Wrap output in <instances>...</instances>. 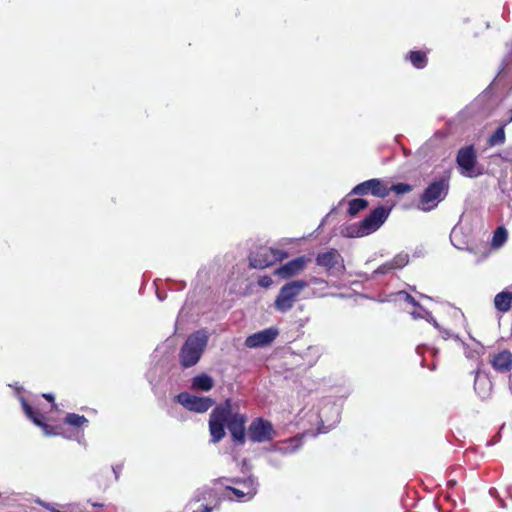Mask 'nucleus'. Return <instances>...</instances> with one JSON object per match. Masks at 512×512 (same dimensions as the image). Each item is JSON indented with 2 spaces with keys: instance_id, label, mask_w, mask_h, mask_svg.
<instances>
[{
  "instance_id": "nucleus-1",
  "label": "nucleus",
  "mask_w": 512,
  "mask_h": 512,
  "mask_svg": "<svg viewBox=\"0 0 512 512\" xmlns=\"http://www.w3.org/2000/svg\"><path fill=\"white\" fill-rule=\"evenodd\" d=\"M246 415L233 411L232 400L226 399L218 404L209 418L211 442L218 443L225 437V427L228 428L233 442L244 445L246 441Z\"/></svg>"
},
{
  "instance_id": "nucleus-2",
  "label": "nucleus",
  "mask_w": 512,
  "mask_h": 512,
  "mask_svg": "<svg viewBox=\"0 0 512 512\" xmlns=\"http://www.w3.org/2000/svg\"><path fill=\"white\" fill-rule=\"evenodd\" d=\"M208 337L203 331H196L189 335L179 352V361L182 367L189 368L198 363L205 347Z\"/></svg>"
},
{
  "instance_id": "nucleus-3",
  "label": "nucleus",
  "mask_w": 512,
  "mask_h": 512,
  "mask_svg": "<svg viewBox=\"0 0 512 512\" xmlns=\"http://www.w3.org/2000/svg\"><path fill=\"white\" fill-rule=\"evenodd\" d=\"M308 285L305 280H293L283 285L274 301L275 309L281 313L291 310L298 296Z\"/></svg>"
},
{
  "instance_id": "nucleus-4",
  "label": "nucleus",
  "mask_w": 512,
  "mask_h": 512,
  "mask_svg": "<svg viewBox=\"0 0 512 512\" xmlns=\"http://www.w3.org/2000/svg\"><path fill=\"white\" fill-rule=\"evenodd\" d=\"M449 190L448 179L442 178L430 183L420 196L419 203L423 211L434 209L445 198Z\"/></svg>"
},
{
  "instance_id": "nucleus-5",
  "label": "nucleus",
  "mask_w": 512,
  "mask_h": 512,
  "mask_svg": "<svg viewBox=\"0 0 512 512\" xmlns=\"http://www.w3.org/2000/svg\"><path fill=\"white\" fill-rule=\"evenodd\" d=\"M229 481L235 486H225L224 495L230 500L248 501L257 493L256 483L252 477L247 478H231Z\"/></svg>"
},
{
  "instance_id": "nucleus-6",
  "label": "nucleus",
  "mask_w": 512,
  "mask_h": 512,
  "mask_svg": "<svg viewBox=\"0 0 512 512\" xmlns=\"http://www.w3.org/2000/svg\"><path fill=\"white\" fill-rule=\"evenodd\" d=\"M391 208L378 206L373 209L358 225V236L369 235L378 230L387 220Z\"/></svg>"
},
{
  "instance_id": "nucleus-7",
  "label": "nucleus",
  "mask_w": 512,
  "mask_h": 512,
  "mask_svg": "<svg viewBox=\"0 0 512 512\" xmlns=\"http://www.w3.org/2000/svg\"><path fill=\"white\" fill-rule=\"evenodd\" d=\"M287 257V253L272 247H260L252 256H250V267L264 269L282 261Z\"/></svg>"
},
{
  "instance_id": "nucleus-8",
  "label": "nucleus",
  "mask_w": 512,
  "mask_h": 512,
  "mask_svg": "<svg viewBox=\"0 0 512 512\" xmlns=\"http://www.w3.org/2000/svg\"><path fill=\"white\" fill-rule=\"evenodd\" d=\"M456 162L461 173L466 177H478L482 174L480 169H477V154L474 145H468L459 149Z\"/></svg>"
},
{
  "instance_id": "nucleus-9",
  "label": "nucleus",
  "mask_w": 512,
  "mask_h": 512,
  "mask_svg": "<svg viewBox=\"0 0 512 512\" xmlns=\"http://www.w3.org/2000/svg\"><path fill=\"white\" fill-rule=\"evenodd\" d=\"M247 437L253 443L269 442L275 437V430L270 421L257 417L250 423L247 429Z\"/></svg>"
},
{
  "instance_id": "nucleus-10",
  "label": "nucleus",
  "mask_w": 512,
  "mask_h": 512,
  "mask_svg": "<svg viewBox=\"0 0 512 512\" xmlns=\"http://www.w3.org/2000/svg\"><path fill=\"white\" fill-rule=\"evenodd\" d=\"M21 405L25 415L38 427L43 430L45 436H58L62 434V428L57 425H49L44 422V415L34 409L25 398H21Z\"/></svg>"
},
{
  "instance_id": "nucleus-11",
  "label": "nucleus",
  "mask_w": 512,
  "mask_h": 512,
  "mask_svg": "<svg viewBox=\"0 0 512 512\" xmlns=\"http://www.w3.org/2000/svg\"><path fill=\"white\" fill-rule=\"evenodd\" d=\"M315 261L316 264L323 267L329 275L342 272L345 268L341 254L334 248L319 253Z\"/></svg>"
},
{
  "instance_id": "nucleus-12",
  "label": "nucleus",
  "mask_w": 512,
  "mask_h": 512,
  "mask_svg": "<svg viewBox=\"0 0 512 512\" xmlns=\"http://www.w3.org/2000/svg\"><path fill=\"white\" fill-rule=\"evenodd\" d=\"M350 194L360 196L371 194L378 198H385L388 196L387 182L378 178L369 179L357 184Z\"/></svg>"
},
{
  "instance_id": "nucleus-13",
  "label": "nucleus",
  "mask_w": 512,
  "mask_h": 512,
  "mask_svg": "<svg viewBox=\"0 0 512 512\" xmlns=\"http://www.w3.org/2000/svg\"><path fill=\"white\" fill-rule=\"evenodd\" d=\"M176 400L190 411L197 413L206 412L214 404V401L209 397H198L186 392L178 394Z\"/></svg>"
},
{
  "instance_id": "nucleus-14",
  "label": "nucleus",
  "mask_w": 512,
  "mask_h": 512,
  "mask_svg": "<svg viewBox=\"0 0 512 512\" xmlns=\"http://www.w3.org/2000/svg\"><path fill=\"white\" fill-rule=\"evenodd\" d=\"M309 262L310 258L306 256L297 257L277 268L274 274L283 279L294 277L302 272Z\"/></svg>"
},
{
  "instance_id": "nucleus-15",
  "label": "nucleus",
  "mask_w": 512,
  "mask_h": 512,
  "mask_svg": "<svg viewBox=\"0 0 512 512\" xmlns=\"http://www.w3.org/2000/svg\"><path fill=\"white\" fill-rule=\"evenodd\" d=\"M278 334L279 331L275 327L264 329L248 336L245 340V346L248 348L267 346L277 338Z\"/></svg>"
},
{
  "instance_id": "nucleus-16",
  "label": "nucleus",
  "mask_w": 512,
  "mask_h": 512,
  "mask_svg": "<svg viewBox=\"0 0 512 512\" xmlns=\"http://www.w3.org/2000/svg\"><path fill=\"white\" fill-rule=\"evenodd\" d=\"M489 362L492 368L500 373L510 372L512 369V353L504 349L498 353L490 355Z\"/></svg>"
},
{
  "instance_id": "nucleus-17",
  "label": "nucleus",
  "mask_w": 512,
  "mask_h": 512,
  "mask_svg": "<svg viewBox=\"0 0 512 512\" xmlns=\"http://www.w3.org/2000/svg\"><path fill=\"white\" fill-rule=\"evenodd\" d=\"M494 307L500 313H507L512 308V292L503 290L494 297Z\"/></svg>"
},
{
  "instance_id": "nucleus-18",
  "label": "nucleus",
  "mask_w": 512,
  "mask_h": 512,
  "mask_svg": "<svg viewBox=\"0 0 512 512\" xmlns=\"http://www.w3.org/2000/svg\"><path fill=\"white\" fill-rule=\"evenodd\" d=\"M405 58L417 69H423L428 63L427 53L425 51H410Z\"/></svg>"
},
{
  "instance_id": "nucleus-19",
  "label": "nucleus",
  "mask_w": 512,
  "mask_h": 512,
  "mask_svg": "<svg viewBox=\"0 0 512 512\" xmlns=\"http://www.w3.org/2000/svg\"><path fill=\"white\" fill-rule=\"evenodd\" d=\"M213 386V379L207 374L197 375L192 380V388L195 390L209 391Z\"/></svg>"
},
{
  "instance_id": "nucleus-20",
  "label": "nucleus",
  "mask_w": 512,
  "mask_h": 512,
  "mask_svg": "<svg viewBox=\"0 0 512 512\" xmlns=\"http://www.w3.org/2000/svg\"><path fill=\"white\" fill-rule=\"evenodd\" d=\"M507 123L499 126L493 134H491L487 139V144L489 147H493L496 145H501L505 143L506 134H505V126Z\"/></svg>"
},
{
  "instance_id": "nucleus-21",
  "label": "nucleus",
  "mask_w": 512,
  "mask_h": 512,
  "mask_svg": "<svg viewBox=\"0 0 512 512\" xmlns=\"http://www.w3.org/2000/svg\"><path fill=\"white\" fill-rule=\"evenodd\" d=\"M369 203L367 200L362 198L352 199L348 203L347 213L349 216H356L361 210H364L368 207Z\"/></svg>"
},
{
  "instance_id": "nucleus-22",
  "label": "nucleus",
  "mask_w": 512,
  "mask_h": 512,
  "mask_svg": "<svg viewBox=\"0 0 512 512\" xmlns=\"http://www.w3.org/2000/svg\"><path fill=\"white\" fill-rule=\"evenodd\" d=\"M88 422L89 420L85 416L76 413H68L64 418V423L73 427H82Z\"/></svg>"
},
{
  "instance_id": "nucleus-23",
  "label": "nucleus",
  "mask_w": 512,
  "mask_h": 512,
  "mask_svg": "<svg viewBox=\"0 0 512 512\" xmlns=\"http://www.w3.org/2000/svg\"><path fill=\"white\" fill-rule=\"evenodd\" d=\"M388 195L390 192H394L396 195H403L410 193L413 190V186L408 183H397L389 186L387 184Z\"/></svg>"
},
{
  "instance_id": "nucleus-24",
  "label": "nucleus",
  "mask_w": 512,
  "mask_h": 512,
  "mask_svg": "<svg viewBox=\"0 0 512 512\" xmlns=\"http://www.w3.org/2000/svg\"><path fill=\"white\" fill-rule=\"evenodd\" d=\"M507 236H508L507 230L503 226L498 227L494 231V234H493V239H492L493 246H495V247L502 246L504 244V242L507 240Z\"/></svg>"
},
{
  "instance_id": "nucleus-25",
  "label": "nucleus",
  "mask_w": 512,
  "mask_h": 512,
  "mask_svg": "<svg viewBox=\"0 0 512 512\" xmlns=\"http://www.w3.org/2000/svg\"><path fill=\"white\" fill-rule=\"evenodd\" d=\"M409 259L407 254H398L393 259L390 260L392 268L394 270L401 269L407 265Z\"/></svg>"
},
{
  "instance_id": "nucleus-26",
  "label": "nucleus",
  "mask_w": 512,
  "mask_h": 512,
  "mask_svg": "<svg viewBox=\"0 0 512 512\" xmlns=\"http://www.w3.org/2000/svg\"><path fill=\"white\" fill-rule=\"evenodd\" d=\"M394 268H392V265H391V262L390 261H387L385 263H383L382 265H380L377 270H376V273L378 274H387L391 271H393Z\"/></svg>"
},
{
  "instance_id": "nucleus-27",
  "label": "nucleus",
  "mask_w": 512,
  "mask_h": 512,
  "mask_svg": "<svg viewBox=\"0 0 512 512\" xmlns=\"http://www.w3.org/2000/svg\"><path fill=\"white\" fill-rule=\"evenodd\" d=\"M273 283V280L270 276L268 275H265V276H261L259 279H258V284L259 286L263 287V288H269Z\"/></svg>"
},
{
  "instance_id": "nucleus-28",
  "label": "nucleus",
  "mask_w": 512,
  "mask_h": 512,
  "mask_svg": "<svg viewBox=\"0 0 512 512\" xmlns=\"http://www.w3.org/2000/svg\"><path fill=\"white\" fill-rule=\"evenodd\" d=\"M43 398H45L48 402H50L52 404V408L53 409H56L57 405L55 403V399H54V396L50 393H45L43 394Z\"/></svg>"
},
{
  "instance_id": "nucleus-29",
  "label": "nucleus",
  "mask_w": 512,
  "mask_h": 512,
  "mask_svg": "<svg viewBox=\"0 0 512 512\" xmlns=\"http://www.w3.org/2000/svg\"><path fill=\"white\" fill-rule=\"evenodd\" d=\"M406 301L410 304H412L413 306H419V303L415 300V298L413 296H411L410 294H406Z\"/></svg>"
},
{
  "instance_id": "nucleus-30",
  "label": "nucleus",
  "mask_w": 512,
  "mask_h": 512,
  "mask_svg": "<svg viewBox=\"0 0 512 512\" xmlns=\"http://www.w3.org/2000/svg\"><path fill=\"white\" fill-rule=\"evenodd\" d=\"M45 507H46L48 510H50L51 512H62V511H60V510H58V509H55V508H53V507H50L49 505H46Z\"/></svg>"
},
{
  "instance_id": "nucleus-31",
  "label": "nucleus",
  "mask_w": 512,
  "mask_h": 512,
  "mask_svg": "<svg viewBox=\"0 0 512 512\" xmlns=\"http://www.w3.org/2000/svg\"><path fill=\"white\" fill-rule=\"evenodd\" d=\"M475 374H476V375H475V386H476V385H477V383H478V381H479V372H478V371H476V372H475Z\"/></svg>"
},
{
  "instance_id": "nucleus-32",
  "label": "nucleus",
  "mask_w": 512,
  "mask_h": 512,
  "mask_svg": "<svg viewBox=\"0 0 512 512\" xmlns=\"http://www.w3.org/2000/svg\"><path fill=\"white\" fill-rule=\"evenodd\" d=\"M448 484H449L450 486H454V485L456 484V481L451 480V481H449V482H448Z\"/></svg>"
},
{
  "instance_id": "nucleus-33",
  "label": "nucleus",
  "mask_w": 512,
  "mask_h": 512,
  "mask_svg": "<svg viewBox=\"0 0 512 512\" xmlns=\"http://www.w3.org/2000/svg\"><path fill=\"white\" fill-rule=\"evenodd\" d=\"M512 122V109H511V116L509 117L508 121L506 122L507 124Z\"/></svg>"
},
{
  "instance_id": "nucleus-34",
  "label": "nucleus",
  "mask_w": 512,
  "mask_h": 512,
  "mask_svg": "<svg viewBox=\"0 0 512 512\" xmlns=\"http://www.w3.org/2000/svg\"><path fill=\"white\" fill-rule=\"evenodd\" d=\"M282 450V448H280ZM289 447H284L283 450L287 451Z\"/></svg>"
}]
</instances>
